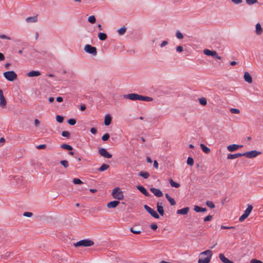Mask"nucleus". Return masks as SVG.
Returning <instances> with one entry per match:
<instances>
[{
  "mask_svg": "<svg viewBox=\"0 0 263 263\" xmlns=\"http://www.w3.org/2000/svg\"><path fill=\"white\" fill-rule=\"evenodd\" d=\"M111 195L114 198L120 200L124 198V194L119 187L115 188L112 191Z\"/></svg>",
  "mask_w": 263,
  "mask_h": 263,
  "instance_id": "4",
  "label": "nucleus"
},
{
  "mask_svg": "<svg viewBox=\"0 0 263 263\" xmlns=\"http://www.w3.org/2000/svg\"><path fill=\"white\" fill-rule=\"evenodd\" d=\"M63 98L61 97H58L57 98V101L58 102H62L63 101Z\"/></svg>",
  "mask_w": 263,
  "mask_h": 263,
  "instance_id": "62",
  "label": "nucleus"
},
{
  "mask_svg": "<svg viewBox=\"0 0 263 263\" xmlns=\"http://www.w3.org/2000/svg\"><path fill=\"white\" fill-rule=\"evenodd\" d=\"M203 53L208 56H212L218 60H221V57L218 55L216 51H212L209 49H204Z\"/></svg>",
  "mask_w": 263,
  "mask_h": 263,
  "instance_id": "9",
  "label": "nucleus"
},
{
  "mask_svg": "<svg viewBox=\"0 0 263 263\" xmlns=\"http://www.w3.org/2000/svg\"><path fill=\"white\" fill-rule=\"evenodd\" d=\"M72 182L75 184H83V182L78 178H74Z\"/></svg>",
  "mask_w": 263,
  "mask_h": 263,
  "instance_id": "40",
  "label": "nucleus"
},
{
  "mask_svg": "<svg viewBox=\"0 0 263 263\" xmlns=\"http://www.w3.org/2000/svg\"><path fill=\"white\" fill-rule=\"evenodd\" d=\"M37 17L36 16H30L28 17L26 19V21L28 23H35L37 22Z\"/></svg>",
  "mask_w": 263,
  "mask_h": 263,
  "instance_id": "28",
  "label": "nucleus"
},
{
  "mask_svg": "<svg viewBox=\"0 0 263 263\" xmlns=\"http://www.w3.org/2000/svg\"><path fill=\"white\" fill-rule=\"evenodd\" d=\"M62 135L63 137L69 138L70 137V133L68 131H63L62 133Z\"/></svg>",
  "mask_w": 263,
  "mask_h": 263,
  "instance_id": "46",
  "label": "nucleus"
},
{
  "mask_svg": "<svg viewBox=\"0 0 263 263\" xmlns=\"http://www.w3.org/2000/svg\"><path fill=\"white\" fill-rule=\"evenodd\" d=\"M109 138V135L107 133L104 134L102 137V139L103 141H107Z\"/></svg>",
  "mask_w": 263,
  "mask_h": 263,
  "instance_id": "47",
  "label": "nucleus"
},
{
  "mask_svg": "<svg viewBox=\"0 0 263 263\" xmlns=\"http://www.w3.org/2000/svg\"><path fill=\"white\" fill-rule=\"evenodd\" d=\"M130 231L131 232H132L133 233L135 234H139L141 232V231L140 230H135L133 228H131L130 229Z\"/></svg>",
  "mask_w": 263,
  "mask_h": 263,
  "instance_id": "42",
  "label": "nucleus"
},
{
  "mask_svg": "<svg viewBox=\"0 0 263 263\" xmlns=\"http://www.w3.org/2000/svg\"><path fill=\"white\" fill-rule=\"evenodd\" d=\"M158 166H159V164H158V162L156 160H154V167L155 168L158 169Z\"/></svg>",
  "mask_w": 263,
  "mask_h": 263,
  "instance_id": "57",
  "label": "nucleus"
},
{
  "mask_svg": "<svg viewBox=\"0 0 263 263\" xmlns=\"http://www.w3.org/2000/svg\"><path fill=\"white\" fill-rule=\"evenodd\" d=\"M126 31V27H123L118 30V32L120 35H123L125 33Z\"/></svg>",
  "mask_w": 263,
  "mask_h": 263,
  "instance_id": "33",
  "label": "nucleus"
},
{
  "mask_svg": "<svg viewBox=\"0 0 263 263\" xmlns=\"http://www.w3.org/2000/svg\"><path fill=\"white\" fill-rule=\"evenodd\" d=\"M56 120L59 123H62L64 120V118L60 115H57L56 116Z\"/></svg>",
  "mask_w": 263,
  "mask_h": 263,
  "instance_id": "41",
  "label": "nucleus"
},
{
  "mask_svg": "<svg viewBox=\"0 0 263 263\" xmlns=\"http://www.w3.org/2000/svg\"><path fill=\"white\" fill-rule=\"evenodd\" d=\"M199 103H200V104H201L202 105H205L207 103V101H206V100L205 98H200L199 99Z\"/></svg>",
  "mask_w": 263,
  "mask_h": 263,
  "instance_id": "39",
  "label": "nucleus"
},
{
  "mask_svg": "<svg viewBox=\"0 0 263 263\" xmlns=\"http://www.w3.org/2000/svg\"><path fill=\"white\" fill-rule=\"evenodd\" d=\"M67 122L71 125H74L76 123V120L74 119H70Z\"/></svg>",
  "mask_w": 263,
  "mask_h": 263,
  "instance_id": "48",
  "label": "nucleus"
},
{
  "mask_svg": "<svg viewBox=\"0 0 263 263\" xmlns=\"http://www.w3.org/2000/svg\"><path fill=\"white\" fill-rule=\"evenodd\" d=\"M33 215L32 213L29 212H25L23 213V216L25 217H30Z\"/></svg>",
  "mask_w": 263,
  "mask_h": 263,
  "instance_id": "49",
  "label": "nucleus"
},
{
  "mask_svg": "<svg viewBox=\"0 0 263 263\" xmlns=\"http://www.w3.org/2000/svg\"><path fill=\"white\" fill-rule=\"evenodd\" d=\"M157 211L161 216H163L164 211L163 207V203L161 202H158L157 203Z\"/></svg>",
  "mask_w": 263,
  "mask_h": 263,
  "instance_id": "14",
  "label": "nucleus"
},
{
  "mask_svg": "<svg viewBox=\"0 0 263 263\" xmlns=\"http://www.w3.org/2000/svg\"><path fill=\"white\" fill-rule=\"evenodd\" d=\"M252 209H253V206L250 204H248V207L246 209V210L245 211L243 214L248 217L249 215L250 214L251 211H252Z\"/></svg>",
  "mask_w": 263,
  "mask_h": 263,
  "instance_id": "24",
  "label": "nucleus"
},
{
  "mask_svg": "<svg viewBox=\"0 0 263 263\" xmlns=\"http://www.w3.org/2000/svg\"><path fill=\"white\" fill-rule=\"evenodd\" d=\"M213 256V252L211 250H206L199 254L198 263H209Z\"/></svg>",
  "mask_w": 263,
  "mask_h": 263,
  "instance_id": "2",
  "label": "nucleus"
},
{
  "mask_svg": "<svg viewBox=\"0 0 263 263\" xmlns=\"http://www.w3.org/2000/svg\"><path fill=\"white\" fill-rule=\"evenodd\" d=\"M261 152H258L255 150L251 151L250 152H247L244 153H242V156H245L249 158H252L257 157L258 155H260Z\"/></svg>",
  "mask_w": 263,
  "mask_h": 263,
  "instance_id": "6",
  "label": "nucleus"
},
{
  "mask_svg": "<svg viewBox=\"0 0 263 263\" xmlns=\"http://www.w3.org/2000/svg\"><path fill=\"white\" fill-rule=\"evenodd\" d=\"M186 163L188 165L190 166H193L194 165V160L192 157H188L187 159Z\"/></svg>",
  "mask_w": 263,
  "mask_h": 263,
  "instance_id": "36",
  "label": "nucleus"
},
{
  "mask_svg": "<svg viewBox=\"0 0 263 263\" xmlns=\"http://www.w3.org/2000/svg\"><path fill=\"white\" fill-rule=\"evenodd\" d=\"M243 78L245 81L248 83L251 84L252 83V78L249 72H245Z\"/></svg>",
  "mask_w": 263,
  "mask_h": 263,
  "instance_id": "17",
  "label": "nucleus"
},
{
  "mask_svg": "<svg viewBox=\"0 0 263 263\" xmlns=\"http://www.w3.org/2000/svg\"><path fill=\"white\" fill-rule=\"evenodd\" d=\"M242 156V153H237V154H229L227 156V158L228 159H236L237 158H238V157H241Z\"/></svg>",
  "mask_w": 263,
  "mask_h": 263,
  "instance_id": "22",
  "label": "nucleus"
},
{
  "mask_svg": "<svg viewBox=\"0 0 263 263\" xmlns=\"http://www.w3.org/2000/svg\"><path fill=\"white\" fill-rule=\"evenodd\" d=\"M99 153L101 156L106 158H111L112 157V155L104 148H99Z\"/></svg>",
  "mask_w": 263,
  "mask_h": 263,
  "instance_id": "10",
  "label": "nucleus"
},
{
  "mask_svg": "<svg viewBox=\"0 0 263 263\" xmlns=\"http://www.w3.org/2000/svg\"><path fill=\"white\" fill-rule=\"evenodd\" d=\"M84 50L85 52L93 55H96L97 54L96 48L90 45H86L84 47Z\"/></svg>",
  "mask_w": 263,
  "mask_h": 263,
  "instance_id": "8",
  "label": "nucleus"
},
{
  "mask_svg": "<svg viewBox=\"0 0 263 263\" xmlns=\"http://www.w3.org/2000/svg\"><path fill=\"white\" fill-rule=\"evenodd\" d=\"M250 263H263V262L257 259H252L250 260Z\"/></svg>",
  "mask_w": 263,
  "mask_h": 263,
  "instance_id": "50",
  "label": "nucleus"
},
{
  "mask_svg": "<svg viewBox=\"0 0 263 263\" xmlns=\"http://www.w3.org/2000/svg\"><path fill=\"white\" fill-rule=\"evenodd\" d=\"M119 203L120 202L119 201L114 200L108 202L107 204V206L109 209L115 208L119 205Z\"/></svg>",
  "mask_w": 263,
  "mask_h": 263,
  "instance_id": "16",
  "label": "nucleus"
},
{
  "mask_svg": "<svg viewBox=\"0 0 263 263\" xmlns=\"http://www.w3.org/2000/svg\"><path fill=\"white\" fill-rule=\"evenodd\" d=\"M61 147L64 149H67L69 151H71L72 149V146H71L70 145H68L67 144H62L61 145Z\"/></svg>",
  "mask_w": 263,
  "mask_h": 263,
  "instance_id": "34",
  "label": "nucleus"
},
{
  "mask_svg": "<svg viewBox=\"0 0 263 263\" xmlns=\"http://www.w3.org/2000/svg\"><path fill=\"white\" fill-rule=\"evenodd\" d=\"M94 245V242L89 239H85L81 240L77 242L74 243V246L75 247H88L92 246Z\"/></svg>",
  "mask_w": 263,
  "mask_h": 263,
  "instance_id": "3",
  "label": "nucleus"
},
{
  "mask_svg": "<svg viewBox=\"0 0 263 263\" xmlns=\"http://www.w3.org/2000/svg\"><path fill=\"white\" fill-rule=\"evenodd\" d=\"M137 189L146 196H149V194L146 190L142 186L138 185L137 186Z\"/></svg>",
  "mask_w": 263,
  "mask_h": 263,
  "instance_id": "21",
  "label": "nucleus"
},
{
  "mask_svg": "<svg viewBox=\"0 0 263 263\" xmlns=\"http://www.w3.org/2000/svg\"><path fill=\"white\" fill-rule=\"evenodd\" d=\"M200 146L202 150L203 151V152H204L205 154H209L210 153V149L205 145H204L203 144H200Z\"/></svg>",
  "mask_w": 263,
  "mask_h": 263,
  "instance_id": "27",
  "label": "nucleus"
},
{
  "mask_svg": "<svg viewBox=\"0 0 263 263\" xmlns=\"http://www.w3.org/2000/svg\"><path fill=\"white\" fill-rule=\"evenodd\" d=\"M98 37L101 41H104L107 39V35L102 32H100L98 34Z\"/></svg>",
  "mask_w": 263,
  "mask_h": 263,
  "instance_id": "30",
  "label": "nucleus"
},
{
  "mask_svg": "<svg viewBox=\"0 0 263 263\" xmlns=\"http://www.w3.org/2000/svg\"><path fill=\"white\" fill-rule=\"evenodd\" d=\"M4 77L10 81H13L17 78V74L13 71H9L4 73Z\"/></svg>",
  "mask_w": 263,
  "mask_h": 263,
  "instance_id": "5",
  "label": "nucleus"
},
{
  "mask_svg": "<svg viewBox=\"0 0 263 263\" xmlns=\"http://www.w3.org/2000/svg\"><path fill=\"white\" fill-rule=\"evenodd\" d=\"M41 75V72L39 71H31L27 73L28 77H37Z\"/></svg>",
  "mask_w": 263,
  "mask_h": 263,
  "instance_id": "19",
  "label": "nucleus"
},
{
  "mask_svg": "<svg viewBox=\"0 0 263 263\" xmlns=\"http://www.w3.org/2000/svg\"><path fill=\"white\" fill-rule=\"evenodd\" d=\"M46 147V144H41L36 146V148L39 149H45Z\"/></svg>",
  "mask_w": 263,
  "mask_h": 263,
  "instance_id": "52",
  "label": "nucleus"
},
{
  "mask_svg": "<svg viewBox=\"0 0 263 263\" xmlns=\"http://www.w3.org/2000/svg\"><path fill=\"white\" fill-rule=\"evenodd\" d=\"M6 105V100L3 95V92L2 89H0V106L4 107Z\"/></svg>",
  "mask_w": 263,
  "mask_h": 263,
  "instance_id": "12",
  "label": "nucleus"
},
{
  "mask_svg": "<svg viewBox=\"0 0 263 263\" xmlns=\"http://www.w3.org/2000/svg\"><path fill=\"white\" fill-rule=\"evenodd\" d=\"M124 98L127 99L132 101H147L150 102L153 101V98L147 97V96H143L142 95H140L137 93H128L123 96Z\"/></svg>",
  "mask_w": 263,
  "mask_h": 263,
  "instance_id": "1",
  "label": "nucleus"
},
{
  "mask_svg": "<svg viewBox=\"0 0 263 263\" xmlns=\"http://www.w3.org/2000/svg\"><path fill=\"white\" fill-rule=\"evenodd\" d=\"M139 175L142 177H143L145 179H147L149 177V174L148 172H141L139 173Z\"/></svg>",
  "mask_w": 263,
  "mask_h": 263,
  "instance_id": "32",
  "label": "nucleus"
},
{
  "mask_svg": "<svg viewBox=\"0 0 263 263\" xmlns=\"http://www.w3.org/2000/svg\"><path fill=\"white\" fill-rule=\"evenodd\" d=\"M234 227H226V226H221V229H234Z\"/></svg>",
  "mask_w": 263,
  "mask_h": 263,
  "instance_id": "58",
  "label": "nucleus"
},
{
  "mask_svg": "<svg viewBox=\"0 0 263 263\" xmlns=\"http://www.w3.org/2000/svg\"><path fill=\"white\" fill-rule=\"evenodd\" d=\"M242 146V145L234 144L228 145L227 146V149L228 151L232 152H234V151H236L239 148L241 147Z\"/></svg>",
  "mask_w": 263,
  "mask_h": 263,
  "instance_id": "13",
  "label": "nucleus"
},
{
  "mask_svg": "<svg viewBox=\"0 0 263 263\" xmlns=\"http://www.w3.org/2000/svg\"><path fill=\"white\" fill-rule=\"evenodd\" d=\"M5 142V139L4 138L2 137L0 139V144H3Z\"/></svg>",
  "mask_w": 263,
  "mask_h": 263,
  "instance_id": "64",
  "label": "nucleus"
},
{
  "mask_svg": "<svg viewBox=\"0 0 263 263\" xmlns=\"http://www.w3.org/2000/svg\"><path fill=\"white\" fill-rule=\"evenodd\" d=\"M88 21L89 23L94 24L96 21V19L94 15H91L88 17Z\"/></svg>",
  "mask_w": 263,
  "mask_h": 263,
  "instance_id": "35",
  "label": "nucleus"
},
{
  "mask_svg": "<svg viewBox=\"0 0 263 263\" xmlns=\"http://www.w3.org/2000/svg\"><path fill=\"white\" fill-rule=\"evenodd\" d=\"M190 210V208L189 207H185L183 209L178 210L177 211V214L180 215H186L187 214Z\"/></svg>",
  "mask_w": 263,
  "mask_h": 263,
  "instance_id": "18",
  "label": "nucleus"
},
{
  "mask_svg": "<svg viewBox=\"0 0 263 263\" xmlns=\"http://www.w3.org/2000/svg\"><path fill=\"white\" fill-rule=\"evenodd\" d=\"M176 50L177 52H181L183 51V47L181 46H178L176 47Z\"/></svg>",
  "mask_w": 263,
  "mask_h": 263,
  "instance_id": "56",
  "label": "nucleus"
},
{
  "mask_svg": "<svg viewBox=\"0 0 263 263\" xmlns=\"http://www.w3.org/2000/svg\"><path fill=\"white\" fill-rule=\"evenodd\" d=\"M219 258L223 263H234L232 261L226 258L222 253H220L219 254Z\"/></svg>",
  "mask_w": 263,
  "mask_h": 263,
  "instance_id": "15",
  "label": "nucleus"
},
{
  "mask_svg": "<svg viewBox=\"0 0 263 263\" xmlns=\"http://www.w3.org/2000/svg\"><path fill=\"white\" fill-rule=\"evenodd\" d=\"M248 216L243 214L239 218V220L240 222L243 221L246 218H247Z\"/></svg>",
  "mask_w": 263,
  "mask_h": 263,
  "instance_id": "51",
  "label": "nucleus"
},
{
  "mask_svg": "<svg viewBox=\"0 0 263 263\" xmlns=\"http://www.w3.org/2000/svg\"><path fill=\"white\" fill-rule=\"evenodd\" d=\"M165 196L167 200L169 201L172 205H175L176 204V201L171 196H170L168 194H165Z\"/></svg>",
  "mask_w": 263,
  "mask_h": 263,
  "instance_id": "25",
  "label": "nucleus"
},
{
  "mask_svg": "<svg viewBox=\"0 0 263 263\" xmlns=\"http://www.w3.org/2000/svg\"><path fill=\"white\" fill-rule=\"evenodd\" d=\"M206 205L211 209H214L215 208V204L212 201H207L206 202Z\"/></svg>",
  "mask_w": 263,
  "mask_h": 263,
  "instance_id": "37",
  "label": "nucleus"
},
{
  "mask_svg": "<svg viewBox=\"0 0 263 263\" xmlns=\"http://www.w3.org/2000/svg\"><path fill=\"white\" fill-rule=\"evenodd\" d=\"M60 163L65 167L67 168L69 166L68 162L67 160H62Z\"/></svg>",
  "mask_w": 263,
  "mask_h": 263,
  "instance_id": "38",
  "label": "nucleus"
},
{
  "mask_svg": "<svg viewBox=\"0 0 263 263\" xmlns=\"http://www.w3.org/2000/svg\"><path fill=\"white\" fill-rule=\"evenodd\" d=\"M109 166L108 164H103L101 167L99 168V171L100 172H103L105 170H107L109 168Z\"/></svg>",
  "mask_w": 263,
  "mask_h": 263,
  "instance_id": "31",
  "label": "nucleus"
},
{
  "mask_svg": "<svg viewBox=\"0 0 263 263\" xmlns=\"http://www.w3.org/2000/svg\"><path fill=\"white\" fill-rule=\"evenodd\" d=\"M169 182L170 183V185L172 187H176V188H178L180 186V184L179 183H177V182H176L174 181L172 179H170L169 180Z\"/></svg>",
  "mask_w": 263,
  "mask_h": 263,
  "instance_id": "29",
  "label": "nucleus"
},
{
  "mask_svg": "<svg viewBox=\"0 0 263 263\" xmlns=\"http://www.w3.org/2000/svg\"><path fill=\"white\" fill-rule=\"evenodd\" d=\"M235 4H239L242 2V0H231Z\"/></svg>",
  "mask_w": 263,
  "mask_h": 263,
  "instance_id": "55",
  "label": "nucleus"
},
{
  "mask_svg": "<svg viewBox=\"0 0 263 263\" xmlns=\"http://www.w3.org/2000/svg\"><path fill=\"white\" fill-rule=\"evenodd\" d=\"M111 121V118L109 115H107L105 117L104 124L106 126H108Z\"/></svg>",
  "mask_w": 263,
  "mask_h": 263,
  "instance_id": "23",
  "label": "nucleus"
},
{
  "mask_svg": "<svg viewBox=\"0 0 263 263\" xmlns=\"http://www.w3.org/2000/svg\"><path fill=\"white\" fill-rule=\"evenodd\" d=\"M0 39H7V40H11V38L5 34H1L0 35Z\"/></svg>",
  "mask_w": 263,
  "mask_h": 263,
  "instance_id": "53",
  "label": "nucleus"
},
{
  "mask_svg": "<svg viewBox=\"0 0 263 263\" xmlns=\"http://www.w3.org/2000/svg\"><path fill=\"white\" fill-rule=\"evenodd\" d=\"M194 210L196 212H204L206 211V209L201 208L198 205H195L194 206Z\"/></svg>",
  "mask_w": 263,
  "mask_h": 263,
  "instance_id": "26",
  "label": "nucleus"
},
{
  "mask_svg": "<svg viewBox=\"0 0 263 263\" xmlns=\"http://www.w3.org/2000/svg\"><path fill=\"white\" fill-rule=\"evenodd\" d=\"M176 36L178 39H182L183 38V35L179 31L176 32Z\"/></svg>",
  "mask_w": 263,
  "mask_h": 263,
  "instance_id": "45",
  "label": "nucleus"
},
{
  "mask_svg": "<svg viewBox=\"0 0 263 263\" xmlns=\"http://www.w3.org/2000/svg\"><path fill=\"white\" fill-rule=\"evenodd\" d=\"M246 3L249 5H252L257 3V0H246Z\"/></svg>",
  "mask_w": 263,
  "mask_h": 263,
  "instance_id": "44",
  "label": "nucleus"
},
{
  "mask_svg": "<svg viewBox=\"0 0 263 263\" xmlns=\"http://www.w3.org/2000/svg\"><path fill=\"white\" fill-rule=\"evenodd\" d=\"M34 124L35 126H37L40 124V121L38 119H35Z\"/></svg>",
  "mask_w": 263,
  "mask_h": 263,
  "instance_id": "63",
  "label": "nucleus"
},
{
  "mask_svg": "<svg viewBox=\"0 0 263 263\" xmlns=\"http://www.w3.org/2000/svg\"><path fill=\"white\" fill-rule=\"evenodd\" d=\"M212 216L211 215H208L204 218V221H209L211 220Z\"/></svg>",
  "mask_w": 263,
  "mask_h": 263,
  "instance_id": "54",
  "label": "nucleus"
},
{
  "mask_svg": "<svg viewBox=\"0 0 263 263\" xmlns=\"http://www.w3.org/2000/svg\"><path fill=\"white\" fill-rule=\"evenodd\" d=\"M150 191L157 197H161L163 196L162 192L159 189L152 187L150 189Z\"/></svg>",
  "mask_w": 263,
  "mask_h": 263,
  "instance_id": "11",
  "label": "nucleus"
},
{
  "mask_svg": "<svg viewBox=\"0 0 263 263\" xmlns=\"http://www.w3.org/2000/svg\"><path fill=\"white\" fill-rule=\"evenodd\" d=\"M90 132L93 134H96L97 133V130L95 128H91L90 129Z\"/></svg>",
  "mask_w": 263,
  "mask_h": 263,
  "instance_id": "60",
  "label": "nucleus"
},
{
  "mask_svg": "<svg viewBox=\"0 0 263 263\" xmlns=\"http://www.w3.org/2000/svg\"><path fill=\"white\" fill-rule=\"evenodd\" d=\"M151 228L153 230H156L158 228V227H157V224H152L151 225Z\"/></svg>",
  "mask_w": 263,
  "mask_h": 263,
  "instance_id": "59",
  "label": "nucleus"
},
{
  "mask_svg": "<svg viewBox=\"0 0 263 263\" xmlns=\"http://www.w3.org/2000/svg\"><path fill=\"white\" fill-rule=\"evenodd\" d=\"M230 111L232 114H238L240 113V110L237 108H231Z\"/></svg>",
  "mask_w": 263,
  "mask_h": 263,
  "instance_id": "43",
  "label": "nucleus"
},
{
  "mask_svg": "<svg viewBox=\"0 0 263 263\" xmlns=\"http://www.w3.org/2000/svg\"><path fill=\"white\" fill-rule=\"evenodd\" d=\"M144 208L152 216L155 218L159 219L160 218V216L157 212L150 208L147 205H144Z\"/></svg>",
  "mask_w": 263,
  "mask_h": 263,
  "instance_id": "7",
  "label": "nucleus"
},
{
  "mask_svg": "<svg viewBox=\"0 0 263 263\" xmlns=\"http://www.w3.org/2000/svg\"><path fill=\"white\" fill-rule=\"evenodd\" d=\"M255 32L258 35H261L262 33V29L259 23H257L255 26Z\"/></svg>",
  "mask_w": 263,
  "mask_h": 263,
  "instance_id": "20",
  "label": "nucleus"
},
{
  "mask_svg": "<svg viewBox=\"0 0 263 263\" xmlns=\"http://www.w3.org/2000/svg\"><path fill=\"white\" fill-rule=\"evenodd\" d=\"M167 44V42L164 41L161 43L160 46H161V47H163L165 46V45H166Z\"/></svg>",
  "mask_w": 263,
  "mask_h": 263,
  "instance_id": "61",
  "label": "nucleus"
}]
</instances>
